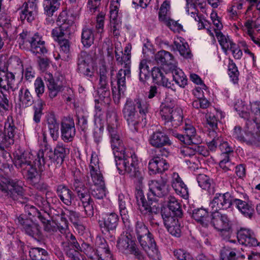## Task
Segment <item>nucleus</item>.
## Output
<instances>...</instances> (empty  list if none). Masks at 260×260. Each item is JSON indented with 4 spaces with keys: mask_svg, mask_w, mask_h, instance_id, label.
Wrapping results in <instances>:
<instances>
[{
    "mask_svg": "<svg viewBox=\"0 0 260 260\" xmlns=\"http://www.w3.org/2000/svg\"><path fill=\"white\" fill-rule=\"evenodd\" d=\"M29 253L32 260H44V257L47 255L46 251L40 248H31Z\"/></svg>",
    "mask_w": 260,
    "mask_h": 260,
    "instance_id": "nucleus-50",
    "label": "nucleus"
},
{
    "mask_svg": "<svg viewBox=\"0 0 260 260\" xmlns=\"http://www.w3.org/2000/svg\"><path fill=\"white\" fill-rule=\"evenodd\" d=\"M175 102L167 98L162 104L160 115L165 124H169L175 127L182 121L183 111L180 108L175 107Z\"/></svg>",
    "mask_w": 260,
    "mask_h": 260,
    "instance_id": "nucleus-5",
    "label": "nucleus"
},
{
    "mask_svg": "<svg viewBox=\"0 0 260 260\" xmlns=\"http://www.w3.org/2000/svg\"><path fill=\"white\" fill-rule=\"evenodd\" d=\"M79 214L74 211L70 210L68 209H64L59 216V220H57V226L60 229L61 233L64 232L66 234L67 241L63 242V246L64 248L68 254L71 256V253H70V250H74L77 251H83L86 253L87 248H90L89 246L83 243L81 247L76 241V240L73 235L71 234L68 230V218L74 224H77L79 220Z\"/></svg>",
    "mask_w": 260,
    "mask_h": 260,
    "instance_id": "nucleus-2",
    "label": "nucleus"
},
{
    "mask_svg": "<svg viewBox=\"0 0 260 260\" xmlns=\"http://www.w3.org/2000/svg\"><path fill=\"white\" fill-rule=\"evenodd\" d=\"M37 162L34 160V156L29 152H25L16 160V165L22 168L27 174L28 177L32 178L36 173L35 165Z\"/></svg>",
    "mask_w": 260,
    "mask_h": 260,
    "instance_id": "nucleus-11",
    "label": "nucleus"
},
{
    "mask_svg": "<svg viewBox=\"0 0 260 260\" xmlns=\"http://www.w3.org/2000/svg\"><path fill=\"white\" fill-rule=\"evenodd\" d=\"M118 216L115 213H111L104 215L103 219L101 220L100 226L103 231L109 232L114 230L118 222Z\"/></svg>",
    "mask_w": 260,
    "mask_h": 260,
    "instance_id": "nucleus-21",
    "label": "nucleus"
},
{
    "mask_svg": "<svg viewBox=\"0 0 260 260\" xmlns=\"http://www.w3.org/2000/svg\"><path fill=\"white\" fill-rule=\"evenodd\" d=\"M249 105H246L242 101H238L235 105V109L239 115L244 118H247L249 114Z\"/></svg>",
    "mask_w": 260,
    "mask_h": 260,
    "instance_id": "nucleus-46",
    "label": "nucleus"
},
{
    "mask_svg": "<svg viewBox=\"0 0 260 260\" xmlns=\"http://www.w3.org/2000/svg\"><path fill=\"white\" fill-rule=\"evenodd\" d=\"M78 184V183L76 182L74 185L75 186V189L78 193V196L82 202V206L92 202L91 200L90 195L86 192L85 189L84 188H82L81 187L79 188Z\"/></svg>",
    "mask_w": 260,
    "mask_h": 260,
    "instance_id": "nucleus-47",
    "label": "nucleus"
},
{
    "mask_svg": "<svg viewBox=\"0 0 260 260\" xmlns=\"http://www.w3.org/2000/svg\"><path fill=\"white\" fill-rule=\"evenodd\" d=\"M94 41V36L91 29L86 28L83 29L81 42L83 46L85 47H89L93 43Z\"/></svg>",
    "mask_w": 260,
    "mask_h": 260,
    "instance_id": "nucleus-43",
    "label": "nucleus"
},
{
    "mask_svg": "<svg viewBox=\"0 0 260 260\" xmlns=\"http://www.w3.org/2000/svg\"><path fill=\"white\" fill-rule=\"evenodd\" d=\"M238 242L246 247L253 248L255 251H252L248 255V259L257 260L260 258V242L256 238L254 232L249 229H241L237 233Z\"/></svg>",
    "mask_w": 260,
    "mask_h": 260,
    "instance_id": "nucleus-6",
    "label": "nucleus"
},
{
    "mask_svg": "<svg viewBox=\"0 0 260 260\" xmlns=\"http://www.w3.org/2000/svg\"><path fill=\"white\" fill-rule=\"evenodd\" d=\"M61 137L64 141H71L75 135L74 123L72 121L62 124Z\"/></svg>",
    "mask_w": 260,
    "mask_h": 260,
    "instance_id": "nucleus-32",
    "label": "nucleus"
},
{
    "mask_svg": "<svg viewBox=\"0 0 260 260\" xmlns=\"http://www.w3.org/2000/svg\"><path fill=\"white\" fill-rule=\"evenodd\" d=\"M174 255L178 260H195L190 253L182 249L175 251Z\"/></svg>",
    "mask_w": 260,
    "mask_h": 260,
    "instance_id": "nucleus-58",
    "label": "nucleus"
},
{
    "mask_svg": "<svg viewBox=\"0 0 260 260\" xmlns=\"http://www.w3.org/2000/svg\"><path fill=\"white\" fill-rule=\"evenodd\" d=\"M83 56L84 59L81 58L79 59L78 69L81 74L88 77H90L92 76L94 71L92 60L88 55L84 54Z\"/></svg>",
    "mask_w": 260,
    "mask_h": 260,
    "instance_id": "nucleus-25",
    "label": "nucleus"
},
{
    "mask_svg": "<svg viewBox=\"0 0 260 260\" xmlns=\"http://www.w3.org/2000/svg\"><path fill=\"white\" fill-rule=\"evenodd\" d=\"M89 173L91 178L102 176L100 169L99 157L95 152H92L91 155L89 164Z\"/></svg>",
    "mask_w": 260,
    "mask_h": 260,
    "instance_id": "nucleus-33",
    "label": "nucleus"
},
{
    "mask_svg": "<svg viewBox=\"0 0 260 260\" xmlns=\"http://www.w3.org/2000/svg\"><path fill=\"white\" fill-rule=\"evenodd\" d=\"M148 255L151 258L156 259L159 258L158 249L156 247L154 241L153 239L147 242L146 246H142Z\"/></svg>",
    "mask_w": 260,
    "mask_h": 260,
    "instance_id": "nucleus-41",
    "label": "nucleus"
},
{
    "mask_svg": "<svg viewBox=\"0 0 260 260\" xmlns=\"http://www.w3.org/2000/svg\"><path fill=\"white\" fill-rule=\"evenodd\" d=\"M100 84L101 87L98 90V93L100 94V99L102 100L106 98L107 100H108L110 93L109 90L106 89L107 81V78L104 74L100 76Z\"/></svg>",
    "mask_w": 260,
    "mask_h": 260,
    "instance_id": "nucleus-45",
    "label": "nucleus"
},
{
    "mask_svg": "<svg viewBox=\"0 0 260 260\" xmlns=\"http://www.w3.org/2000/svg\"><path fill=\"white\" fill-rule=\"evenodd\" d=\"M147 107L139 99H128L124 106L123 113L129 126L137 130L139 126L143 127L146 124L145 114Z\"/></svg>",
    "mask_w": 260,
    "mask_h": 260,
    "instance_id": "nucleus-3",
    "label": "nucleus"
},
{
    "mask_svg": "<svg viewBox=\"0 0 260 260\" xmlns=\"http://www.w3.org/2000/svg\"><path fill=\"white\" fill-rule=\"evenodd\" d=\"M199 185L203 189L208 190L211 187V181L207 176L200 174L197 177Z\"/></svg>",
    "mask_w": 260,
    "mask_h": 260,
    "instance_id": "nucleus-52",
    "label": "nucleus"
},
{
    "mask_svg": "<svg viewBox=\"0 0 260 260\" xmlns=\"http://www.w3.org/2000/svg\"><path fill=\"white\" fill-rule=\"evenodd\" d=\"M242 29L255 45L260 47V36L256 35L254 30L251 29V23L248 21L245 25H242Z\"/></svg>",
    "mask_w": 260,
    "mask_h": 260,
    "instance_id": "nucleus-42",
    "label": "nucleus"
},
{
    "mask_svg": "<svg viewBox=\"0 0 260 260\" xmlns=\"http://www.w3.org/2000/svg\"><path fill=\"white\" fill-rule=\"evenodd\" d=\"M168 207L173 212H180V204L173 197H170L169 198Z\"/></svg>",
    "mask_w": 260,
    "mask_h": 260,
    "instance_id": "nucleus-64",
    "label": "nucleus"
},
{
    "mask_svg": "<svg viewBox=\"0 0 260 260\" xmlns=\"http://www.w3.org/2000/svg\"><path fill=\"white\" fill-rule=\"evenodd\" d=\"M174 47L179 52L180 55L185 59H191L192 54L188 43L184 39L177 37L174 39Z\"/></svg>",
    "mask_w": 260,
    "mask_h": 260,
    "instance_id": "nucleus-22",
    "label": "nucleus"
},
{
    "mask_svg": "<svg viewBox=\"0 0 260 260\" xmlns=\"http://www.w3.org/2000/svg\"><path fill=\"white\" fill-rule=\"evenodd\" d=\"M57 193L61 201L69 206L72 203L73 194L71 190L65 186H60L57 189Z\"/></svg>",
    "mask_w": 260,
    "mask_h": 260,
    "instance_id": "nucleus-39",
    "label": "nucleus"
},
{
    "mask_svg": "<svg viewBox=\"0 0 260 260\" xmlns=\"http://www.w3.org/2000/svg\"><path fill=\"white\" fill-rule=\"evenodd\" d=\"M149 142L152 146L157 148L171 144L168 136L160 131L154 132L150 137Z\"/></svg>",
    "mask_w": 260,
    "mask_h": 260,
    "instance_id": "nucleus-24",
    "label": "nucleus"
},
{
    "mask_svg": "<svg viewBox=\"0 0 260 260\" xmlns=\"http://www.w3.org/2000/svg\"><path fill=\"white\" fill-rule=\"evenodd\" d=\"M120 0H111L110 10V25L111 31L114 36L118 37L120 35L121 22V17L118 14V8Z\"/></svg>",
    "mask_w": 260,
    "mask_h": 260,
    "instance_id": "nucleus-10",
    "label": "nucleus"
},
{
    "mask_svg": "<svg viewBox=\"0 0 260 260\" xmlns=\"http://www.w3.org/2000/svg\"><path fill=\"white\" fill-rule=\"evenodd\" d=\"M47 123L51 136L53 140H56L58 136V124L52 116L47 118Z\"/></svg>",
    "mask_w": 260,
    "mask_h": 260,
    "instance_id": "nucleus-44",
    "label": "nucleus"
},
{
    "mask_svg": "<svg viewBox=\"0 0 260 260\" xmlns=\"http://www.w3.org/2000/svg\"><path fill=\"white\" fill-rule=\"evenodd\" d=\"M131 71L129 68L127 66L124 69H120L117 75V84H118V91L115 88L112 89V92L114 98L120 99L124 94V92L126 89L125 86V78L126 76H129Z\"/></svg>",
    "mask_w": 260,
    "mask_h": 260,
    "instance_id": "nucleus-14",
    "label": "nucleus"
},
{
    "mask_svg": "<svg viewBox=\"0 0 260 260\" xmlns=\"http://www.w3.org/2000/svg\"><path fill=\"white\" fill-rule=\"evenodd\" d=\"M169 165L166 160L160 157H154L149 162L148 168L150 174L162 173L167 170Z\"/></svg>",
    "mask_w": 260,
    "mask_h": 260,
    "instance_id": "nucleus-19",
    "label": "nucleus"
},
{
    "mask_svg": "<svg viewBox=\"0 0 260 260\" xmlns=\"http://www.w3.org/2000/svg\"><path fill=\"white\" fill-rule=\"evenodd\" d=\"M149 64L150 62L145 59L142 60L140 63L139 76L141 80L146 79L149 76L150 72Z\"/></svg>",
    "mask_w": 260,
    "mask_h": 260,
    "instance_id": "nucleus-51",
    "label": "nucleus"
},
{
    "mask_svg": "<svg viewBox=\"0 0 260 260\" xmlns=\"http://www.w3.org/2000/svg\"><path fill=\"white\" fill-rule=\"evenodd\" d=\"M197 146H185L182 147L180 149V153L182 156L184 157H194L193 156L196 154V147Z\"/></svg>",
    "mask_w": 260,
    "mask_h": 260,
    "instance_id": "nucleus-53",
    "label": "nucleus"
},
{
    "mask_svg": "<svg viewBox=\"0 0 260 260\" xmlns=\"http://www.w3.org/2000/svg\"><path fill=\"white\" fill-rule=\"evenodd\" d=\"M59 6L60 3L57 0H44V11L49 16H52L53 13L59 8Z\"/></svg>",
    "mask_w": 260,
    "mask_h": 260,
    "instance_id": "nucleus-40",
    "label": "nucleus"
},
{
    "mask_svg": "<svg viewBox=\"0 0 260 260\" xmlns=\"http://www.w3.org/2000/svg\"><path fill=\"white\" fill-rule=\"evenodd\" d=\"M185 162L187 166H188V168L192 171H194L196 169H198L200 167V160L195 156L194 157H191L189 159H186L185 160Z\"/></svg>",
    "mask_w": 260,
    "mask_h": 260,
    "instance_id": "nucleus-61",
    "label": "nucleus"
},
{
    "mask_svg": "<svg viewBox=\"0 0 260 260\" xmlns=\"http://www.w3.org/2000/svg\"><path fill=\"white\" fill-rule=\"evenodd\" d=\"M37 12V4L34 2L28 1L24 3L20 9V18L21 20L26 19L27 21L31 22L34 19Z\"/></svg>",
    "mask_w": 260,
    "mask_h": 260,
    "instance_id": "nucleus-18",
    "label": "nucleus"
},
{
    "mask_svg": "<svg viewBox=\"0 0 260 260\" xmlns=\"http://www.w3.org/2000/svg\"><path fill=\"white\" fill-rule=\"evenodd\" d=\"M172 74L173 80L180 87H184L187 83L186 76L181 69L176 64L169 69Z\"/></svg>",
    "mask_w": 260,
    "mask_h": 260,
    "instance_id": "nucleus-31",
    "label": "nucleus"
},
{
    "mask_svg": "<svg viewBox=\"0 0 260 260\" xmlns=\"http://www.w3.org/2000/svg\"><path fill=\"white\" fill-rule=\"evenodd\" d=\"M164 224L168 232L175 237H179L181 235L180 225L178 220L171 216L164 218Z\"/></svg>",
    "mask_w": 260,
    "mask_h": 260,
    "instance_id": "nucleus-30",
    "label": "nucleus"
},
{
    "mask_svg": "<svg viewBox=\"0 0 260 260\" xmlns=\"http://www.w3.org/2000/svg\"><path fill=\"white\" fill-rule=\"evenodd\" d=\"M233 203L238 210L246 217L251 218L254 214V210L252 204L240 199H235Z\"/></svg>",
    "mask_w": 260,
    "mask_h": 260,
    "instance_id": "nucleus-27",
    "label": "nucleus"
},
{
    "mask_svg": "<svg viewBox=\"0 0 260 260\" xmlns=\"http://www.w3.org/2000/svg\"><path fill=\"white\" fill-rule=\"evenodd\" d=\"M93 185L90 188L91 193L97 199H102L106 194L102 176L91 178Z\"/></svg>",
    "mask_w": 260,
    "mask_h": 260,
    "instance_id": "nucleus-20",
    "label": "nucleus"
},
{
    "mask_svg": "<svg viewBox=\"0 0 260 260\" xmlns=\"http://www.w3.org/2000/svg\"><path fill=\"white\" fill-rule=\"evenodd\" d=\"M174 190L178 195L184 199H187L188 197V188L184 183L183 184V185H181L179 186H176L174 185Z\"/></svg>",
    "mask_w": 260,
    "mask_h": 260,
    "instance_id": "nucleus-60",
    "label": "nucleus"
},
{
    "mask_svg": "<svg viewBox=\"0 0 260 260\" xmlns=\"http://www.w3.org/2000/svg\"><path fill=\"white\" fill-rule=\"evenodd\" d=\"M77 16L71 13L62 12L58 17L57 25L52 30V35L56 42H58L63 38H69L70 35L74 31V22Z\"/></svg>",
    "mask_w": 260,
    "mask_h": 260,
    "instance_id": "nucleus-4",
    "label": "nucleus"
},
{
    "mask_svg": "<svg viewBox=\"0 0 260 260\" xmlns=\"http://www.w3.org/2000/svg\"><path fill=\"white\" fill-rule=\"evenodd\" d=\"M162 22L174 31H179L182 29L181 25L177 21L171 19L170 17L168 18L166 21H163Z\"/></svg>",
    "mask_w": 260,
    "mask_h": 260,
    "instance_id": "nucleus-62",
    "label": "nucleus"
},
{
    "mask_svg": "<svg viewBox=\"0 0 260 260\" xmlns=\"http://www.w3.org/2000/svg\"><path fill=\"white\" fill-rule=\"evenodd\" d=\"M19 104L21 107H27L33 103L32 96L26 88H21L18 93Z\"/></svg>",
    "mask_w": 260,
    "mask_h": 260,
    "instance_id": "nucleus-34",
    "label": "nucleus"
},
{
    "mask_svg": "<svg viewBox=\"0 0 260 260\" xmlns=\"http://www.w3.org/2000/svg\"><path fill=\"white\" fill-rule=\"evenodd\" d=\"M18 220L23 225L24 230L28 235L34 236L39 234L40 229L36 223L28 220L23 221V218L21 217L18 218Z\"/></svg>",
    "mask_w": 260,
    "mask_h": 260,
    "instance_id": "nucleus-37",
    "label": "nucleus"
},
{
    "mask_svg": "<svg viewBox=\"0 0 260 260\" xmlns=\"http://www.w3.org/2000/svg\"><path fill=\"white\" fill-rule=\"evenodd\" d=\"M108 129L110 134L111 147L115 156L116 165L119 173L131 174L134 177V182L142 185L143 175L138 170L139 161L137 156L134 152L124 147L114 125L112 127L109 125Z\"/></svg>",
    "mask_w": 260,
    "mask_h": 260,
    "instance_id": "nucleus-1",
    "label": "nucleus"
},
{
    "mask_svg": "<svg viewBox=\"0 0 260 260\" xmlns=\"http://www.w3.org/2000/svg\"><path fill=\"white\" fill-rule=\"evenodd\" d=\"M184 131V135L178 134L174 132L172 135L185 144H198L201 142V137L196 135V129L191 124L186 123Z\"/></svg>",
    "mask_w": 260,
    "mask_h": 260,
    "instance_id": "nucleus-12",
    "label": "nucleus"
},
{
    "mask_svg": "<svg viewBox=\"0 0 260 260\" xmlns=\"http://www.w3.org/2000/svg\"><path fill=\"white\" fill-rule=\"evenodd\" d=\"M151 76L153 82L156 84L161 81L162 78L164 76L163 73L158 67H154L152 69Z\"/></svg>",
    "mask_w": 260,
    "mask_h": 260,
    "instance_id": "nucleus-59",
    "label": "nucleus"
},
{
    "mask_svg": "<svg viewBox=\"0 0 260 260\" xmlns=\"http://www.w3.org/2000/svg\"><path fill=\"white\" fill-rule=\"evenodd\" d=\"M30 51L35 54H44L47 50L45 46V42L42 40L41 36L38 34L31 38L29 41Z\"/></svg>",
    "mask_w": 260,
    "mask_h": 260,
    "instance_id": "nucleus-23",
    "label": "nucleus"
},
{
    "mask_svg": "<svg viewBox=\"0 0 260 260\" xmlns=\"http://www.w3.org/2000/svg\"><path fill=\"white\" fill-rule=\"evenodd\" d=\"M239 254L238 251L235 249L232 251L223 250L221 253V256L223 260H235L236 256Z\"/></svg>",
    "mask_w": 260,
    "mask_h": 260,
    "instance_id": "nucleus-63",
    "label": "nucleus"
},
{
    "mask_svg": "<svg viewBox=\"0 0 260 260\" xmlns=\"http://www.w3.org/2000/svg\"><path fill=\"white\" fill-rule=\"evenodd\" d=\"M15 134V127L11 118L8 117L5 122L4 131L2 135H0L3 145L6 147L13 144L14 142V138Z\"/></svg>",
    "mask_w": 260,
    "mask_h": 260,
    "instance_id": "nucleus-15",
    "label": "nucleus"
},
{
    "mask_svg": "<svg viewBox=\"0 0 260 260\" xmlns=\"http://www.w3.org/2000/svg\"><path fill=\"white\" fill-rule=\"evenodd\" d=\"M193 218L198 222H200L203 226H207L209 224L208 213L207 210L203 208L195 209L192 213Z\"/></svg>",
    "mask_w": 260,
    "mask_h": 260,
    "instance_id": "nucleus-35",
    "label": "nucleus"
},
{
    "mask_svg": "<svg viewBox=\"0 0 260 260\" xmlns=\"http://www.w3.org/2000/svg\"><path fill=\"white\" fill-rule=\"evenodd\" d=\"M5 181L0 183V190L6 196L11 197L14 200L17 199V196L21 195L23 192L21 182L7 180Z\"/></svg>",
    "mask_w": 260,
    "mask_h": 260,
    "instance_id": "nucleus-13",
    "label": "nucleus"
},
{
    "mask_svg": "<svg viewBox=\"0 0 260 260\" xmlns=\"http://www.w3.org/2000/svg\"><path fill=\"white\" fill-rule=\"evenodd\" d=\"M232 197L229 192L216 193L210 203L209 207L211 212H218L230 208L233 203Z\"/></svg>",
    "mask_w": 260,
    "mask_h": 260,
    "instance_id": "nucleus-9",
    "label": "nucleus"
},
{
    "mask_svg": "<svg viewBox=\"0 0 260 260\" xmlns=\"http://www.w3.org/2000/svg\"><path fill=\"white\" fill-rule=\"evenodd\" d=\"M45 80L47 82L49 90V95L51 98L55 97L62 89V86L56 83L50 73H46L44 75Z\"/></svg>",
    "mask_w": 260,
    "mask_h": 260,
    "instance_id": "nucleus-29",
    "label": "nucleus"
},
{
    "mask_svg": "<svg viewBox=\"0 0 260 260\" xmlns=\"http://www.w3.org/2000/svg\"><path fill=\"white\" fill-rule=\"evenodd\" d=\"M223 157L224 158L220 161L219 165L223 171L226 172L234 168V164L230 161L229 154H226Z\"/></svg>",
    "mask_w": 260,
    "mask_h": 260,
    "instance_id": "nucleus-55",
    "label": "nucleus"
},
{
    "mask_svg": "<svg viewBox=\"0 0 260 260\" xmlns=\"http://www.w3.org/2000/svg\"><path fill=\"white\" fill-rule=\"evenodd\" d=\"M43 106V103L41 100H38L35 104L34 119L36 122L40 121Z\"/></svg>",
    "mask_w": 260,
    "mask_h": 260,
    "instance_id": "nucleus-57",
    "label": "nucleus"
},
{
    "mask_svg": "<svg viewBox=\"0 0 260 260\" xmlns=\"http://www.w3.org/2000/svg\"><path fill=\"white\" fill-rule=\"evenodd\" d=\"M34 87L37 95L40 97L43 94L45 91L44 83L41 78H37L34 82Z\"/></svg>",
    "mask_w": 260,
    "mask_h": 260,
    "instance_id": "nucleus-54",
    "label": "nucleus"
},
{
    "mask_svg": "<svg viewBox=\"0 0 260 260\" xmlns=\"http://www.w3.org/2000/svg\"><path fill=\"white\" fill-rule=\"evenodd\" d=\"M253 123H247L246 129L244 131V136L243 142L248 144H257L260 142V136L254 135L252 133V129L254 127Z\"/></svg>",
    "mask_w": 260,
    "mask_h": 260,
    "instance_id": "nucleus-36",
    "label": "nucleus"
},
{
    "mask_svg": "<svg viewBox=\"0 0 260 260\" xmlns=\"http://www.w3.org/2000/svg\"><path fill=\"white\" fill-rule=\"evenodd\" d=\"M155 59L158 63L167 65L169 69L177 64L174 56L165 50L158 51L155 55Z\"/></svg>",
    "mask_w": 260,
    "mask_h": 260,
    "instance_id": "nucleus-28",
    "label": "nucleus"
},
{
    "mask_svg": "<svg viewBox=\"0 0 260 260\" xmlns=\"http://www.w3.org/2000/svg\"><path fill=\"white\" fill-rule=\"evenodd\" d=\"M229 75L231 79L234 84L238 82L239 72L236 65L233 63L229 64Z\"/></svg>",
    "mask_w": 260,
    "mask_h": 260,
    "instance_id": "nucleus-56",
    "label": "nucleus"
},
{
    "mask_svg": "<svg viewBox=\"0 0 260 260\" xmlns=\"http://www.w3.org/2000/svg\"><path fill=\"white\" fill-rule=\"evenodd\" d=\"M148 198L151 200H155V198H161L169 193V186L167 181L162 179L152 180L149 182Z\"/></svg>",
    "mask_w": 260,
    "mask_h": 260,
    "instance_id": "nucleus-7",
    "label": "nucleus"
},
{
    "mask_svg": "<svg viewBox=\"0 0 260 260\" xmlns=\"http://www.w3.org/2000/svg\"><path fill=\"white\" fill-rule=\"evenodd\" d=\"M170 4L169 1H165L161 5L159 12V20L161 21H166L170 18Z\"/></svg>",
    "mask_w": 260,
    "mask_h": 260,
    "instance_id": "nucleus-48",
    "label": "nucleus"
},
{
    "mask_svg": "<svg viewBox=\"0 0 260 260\" xmlns=\"http://www.w3.org/2000/svg\"><path fill=\"white\" fill-rule=\"evenodd\" d=\"M215 35L219 44L225 53H226L235 44L229 36L224 35L220 31H215Z\"/></svg>",
    "mask_w": 260,
    "mask_h": 260,
    "instance_id": "nucleus-38",
    "label": "nucleus"
},
{
    "mask_svg": "<svg viewBox=\"0 0 260 260\" xmlns=\"http://www.w3.org/2000/svg\"><path fill=\"white\" fill-rule=\"evenodd\" d=\"M126 198L123 194H119L118 196V204L120 213L122 219L124 220L128 219V212L126 208Z\"/></svg>",
    "mask_w": 260,
    "mask_h": 260,
    "instance_id": "nucleus-49",
    "label": "nucleus"
},
{
    "mask_svg": "<svg viewBox=\"0 0 260 260\" xmlns=\"http://www.w3.org/2000/svg\"><path fill=\"white\" fill-rule=\"evenodd\" d=\"M211 224L218 231H226L230 229L229 219L227 216L218 212H212Z\"/></svg>",
    "mask_w": 260,
    "mask_h": 260,
    "instance_id": "nucleus-17",
    "label": "nucleus"
},
{
    "mask_svg": "<svg viewBox=\"0 0 260 260\" xmlns=\"http://www.w3.org/2000/svg\"><path fill=\"white\" fill-rule=\"evenodd\" d=\"M138 209L143 214L148 213H156L158 211V207L156 205L150 206L146 201L142 190L139 189L136 193Z\"/></svg>",
    "mask_w": 260,
    "mask_h": 260,
    "instance_id": "nucleus-16",
    "label": "nucleus"
},
{
    "mask_svg": "<svg viewBox=\"0 0 260 260\" xmlns=\"http://www.w3.org/2000/svg\"><path fill=\"white\" fill-rule=\"evenodd\" d=\"M138 240L141 246H146L147 242L153 239L151 234L143 223L138 222L136 228Z\"/></svg>",
    "mask_w": 260,
    "mask_h": 260,
    "instance_id": "nucleus-26",
    "label": "nucleus"
},
{
    "mask_svg": "<svg viewBox=\"0 0 260 260\" xmlns=\"http://www.w3.org/2000/svg\"><path fill=\"white\" fill-rule=\"evenodd\" d=\"M117 246L120 250L126 253L134 254L140 260L144 259L129 234L121 235L117 242Z\"/></svg>",
    "mask_w": 260,
    "mask_h": 260,
    "instance_id": "nucleus-8",
    "label": "nucleus"
}]
</instances>
